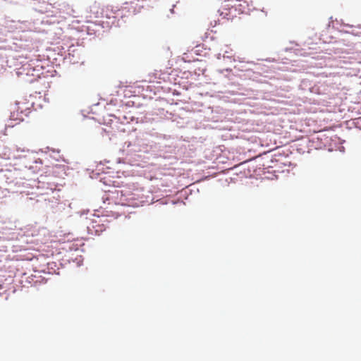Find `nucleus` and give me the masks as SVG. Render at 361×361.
Returning <instances> with one entry per match:
<instances>
[{
	"label": "nucleus",
	"mask_w": 361,
	"mask_h": 361,
	"mask_svg": "<svg viewBox=\"0 0 361 361\" xmlns=\"http://www.w3.org/2000/svg\"><path fill=\"white\" fill-rule=\"evenodd\" d=\"M27 1L33 11L46 15V18L41 21V24L51 25L62 22L63 16L56 3L51 4L49 0H27Z\"/></svg>",
	"instance_id": "f257e3e1"
},
{
	"label": "nucleus",
	"mask_w": 361,
	"mask_h": 361,
	"mask_svg": "<svg viewBox=\"0 0 361 361\" xmlns=\"http://www.w3.org/2000/svg\"><path fill=\"white\" fill-rule=\"evenodd\" d=\"M96 8V5L94 6H90V11L95 15L97 18H106L107 19L111 20V22H104V21H96V23L94 25V27L100 26L102 28L105 27H109L112 25L120 27L121 25L120 23V19H117V18L121 17V14H117V11H114L113 9H111L110 11L109 10V8L106 7V8H101L99 11H94L93 9Z\"/></svg>",
	"instance_id": "f03ea898"
},
{
	"label": "nucleus",
	"mask_w": 361,
	"mask_h": 361,
	"mask_svg": "<svg viewBox=\"0 0 361 361\" xmlns=\"http://www.w3.org/2000/svg\"><path fill=\"white\" fill-rule=\"evenodd\" d=\"M147 0H132L130 2H126L124 6H122L121 10H117V14H121V18L123 20V18L128 15H136L141 11L145 7L144 1Z\"/></svg>",
	"instance_id": "7ed1b4c3"
},
{
	"label": "nucleus",
	"mask_w": 361,
	"mask_h": 361,
	"mask_svg": "<svg viewBox=\"0 0 361 361\" xmlns=\"http://www.w3.org/2000/svg\"><path fill=\"white\" fill-rule=\"evenodd\" d=\"M275 160L276 161H278L277 167L270 169V174L271 176H265L264 178L269 179V180L277 179L278 178L277 173L284 172L285 170L283 169V167H285L286 166L294 167L296 166V164H293L291 162H288V164H287L286 163L280 162L279 159H275Z\"/></svg>",
	"instance_id": "20e7f679"
},
{
	"label": "nucleus",
	"mask_w": 361,
	"mask_h": 361,
	"mask_svg": "<svg viewBox=\"0 0 361 361\" xmlns=\"http://www.w3.org/2000/svg\"><path fill=\"white\" fill-rule=\"evenodd\" d=\"M271 163H275V165H269L267 162H263L262 164H260L259 166H257L255 169V173L257 175H265L267 173L270 174V169L276 168L278 165V161L275 159H271L269 161Z\"/></svg>",
	"instance_id": "39448f33"
},
{
	"label": "nucleus",
	"mask_w": 361,
	"mask_h": 361,
	"mask_svg": "<svg viewBox=\"0 0 361 361\" xmlns=\"http://www.w3.org/2000/svg\"><path fill=\"white\" fill-rule=\"evenodd\" d=\"M42 68V66H40V68L39 66H35L31 74L29 72L26 74L27 76H32L30 79L27 80V82L29 83H33L37 80V78H39L40 74H42V72H40Z\"/></svg>",
	"instance_id": "423d86ee"
},
{
	"label": "nucleus",
	"mask_w": 361,
	"mask_h": 361,
	"mask_svg": "<svg viewBox=\"0 0 361 361\" xmlns=\"http://www.w3.org/2000/svg\"><path fill=\"white\" fill-rule=\"evenodd\" d=\"M104 230L105 228L103 224L94 225V223H92V226H87V232L90 235H99Z\"/></svg>",
	"instance_id": "0eeeda50"
},
{
	"label": "nucleus",
	"mask_w": 361,
	"mask_h": 361,
	"mask_svg": "<svg viewBox=\"0 0 361 361\" xmlns=\"http://www.w3.org/2000/svg\"><path fill=\"white\" fill-rule=\"evenodd\" d=\"M56 267H57V264L56 262H49V263H47V268L42 269L41 271V272L44 273V274H46V273L49 274H55L59 275V272H57L56 270Z\"/></svg>",
	"instance_id": "6e6552de"
},
{
	"label": "nucleus",
	"mask_w": 361,
	"mask_h": 361,
	"mask_svg": "<svg viewBox=\"0 0 361 361\" xmlns=\"http://www.w3.org/2000/svg\"><path fill=\"white\" fill-rule=\"evenodd\" d=\"M113 195V198L119 199L122 200L123 197L125 196V193L123 190L116 189L114 191L111 192Z\"/></svg>",
	"instance_id": "1a4fd4ad"
},
{
	"label": "nucleus",
	"mask_w": 361,
	"mask_h": 361,
	"mask_svg": "<svg viewBox=\"0 0 361 361\" xmlns=\"http://www.w3.org/2000/svg\"><path fill=\"white\" fill-rule=\"evenodd\" d=\"M352 125L361 130V118H356L355 120L353 121L352 122Z\"/></svg>",
	"instance_id": "9d476101"
},
{
	"label": "nucleus",
	"mask_w": 361,
	"mask_h": 361,
	"mask_svg": "<svg viewBox=\"0 0 361 361\" xmlns=\"http://www.w3.org/2000/svg\"><path fill=\"white\" fill-rule=\"evenodd\" d=\"M98 31H99V30H96L95 28L92 27L90 25H89L86 27V32H87V35H96V32Z\"/></svg>",
	"instance_id": "9b49d317"
},
{
	"label": "nucleus",
	"mask_w": 361,
	"mask_h": 361,
	"mask_svg": "<svg viewBox=\"0 0 361 361\" xmlns=\"http://www.w3.org/2000/svg\"><path fill=\"white\" fill-rule=\"evenodd\" d=\"M266 158H264V161L263 162H267L269 164V165H275V163H271L269 161L271 159H276V158H274L272 156L270 157V156L267 154H265Z\"/></svg>",
	"instance_id": "f8f14e48"
},
{
	"label": "nucleus",
	"mask_w": 361,
	"mask_h": 361,
	"mask_svg": "<svg viewBox=\"0 0 361 361\" xmlns=\"http://www.w3.org/2000/svg\"><path fill=\"white\" fill-rule=\"evenodd\" d=\"M331 140L329 137H325L324 142H321L319 147L322 148V147H326L329 142Z\"/></svg>",
	"instance_id": "ddd939ff"
},
{
	"label": "nucleus",
	"mask_w": 361,
	"mask_h": 361,
	"mask_svg": "<svg viewBox=\"0 0 361 361\" xmlns=\"http://www.w3.org/2000/svg\"><path fill=\"white\" fill-rule=\"evenodd\" d=\"M309 82L308 80H303L302 82H301V84H300V87L302 89H304L305 90L307 87V83Z\"/></svg>",
	"instance_id": "4468645a"
},
{
	"label": "nucleus",
	"mask_w": 361,
	"mask_h": 361,
	"mask_svg": "<svg viewBox=\"0 0 361 361\" xmlns=\"http://www.w3.org/2000/svg\"><path fill=\"white\" fill-rule=\"evenodd\" d=\"M132 146V143L130 142H126L123 145V152L125 150V148H129Z\"/></svg>",
	"instance_id": "2eb2a0df"
},
{
	"label": "nucleus",
	"mask_w": 361,
	"mask_h": 361,
	"mask_svg": "<svg viewBox=\"0 0 361 361\" xmlns=\"http://www.w3.org/2000/svg\"><path fill=\"white\" fill-rule=\"evenodd\" d=\"M94 5H96V8L93 9L94 11H99V9H101L102 8L99 6V4H97V2H94V4L92 6H94Z\"/></svg>",
	"instance_id": "dca6fc26"
},
{
	"label": "nucleus",
	"mask_w": 361,
	"mask_h": 361,
	"mask_svg": "<svg viewBox=\"0 0 361 361\" xmlns=\"http://www.w3.org/2000/svg\"><path fill=\"white\" fill-rule=\"evenodd\" d=\"M218 12L219 13V16H221L222 18H227L228 13H224L223 11H220V10H219Z\"/></svg>",
	"instance_id": "f3484780"
},
{
	"label": "nucleus",
	"mask_w": 361,
	"mask_h": 361,
	"mask_svg": "<svg viewBox=\"0 0 361 361\" xmlns=\"http://www.w3.org/2000/svg\"><path fill=\"white\" fill-rule=\"evenodd\" d=\"M17 119H18V118L16 117L15 113L14 112L11 113V116H10V120H17Z\"/></svg>",
	"instance_id": "a211bd4d"
},
{
	"label": "nucleus",
	"mask_w": 361,
	"mask_h": 361,
	"mask_svg": "<svg viewBox=\"0 0 361 361\" xmlns=\"http://www.w3.org/2000/svg\"><path fill=\"white\" fill-rule=\"evenodd\" d=\"M221 54H218L216 55V58H217L218 59H221Z\"/></svg>",
	"instance_id": "6ab92c4d"
},
{
	"label": "nucleus",
	"mask_w": 361,
	"mask_h": 361,
	"mask_svg": "<svg viewBox=\"0 0 361 361\" xmlns=\"http://www.w3.org/2000/svg\"><path fill=\"white\" fill-rule=\"evenodd\" d=\"M42 281L43 283H46V282L47 281V279H44V278H42Z\"/></svg>",
	"instance_id": "aec40b11"
},
{
	"label": "nucleus",
	"mask_w": 361,
	"mask_h": 361,
	"mask_svg": "<svg viewBox=\"0 0 361 361\" xmlns=\"http://www.w3.org/2000/svg\"><path fill=\"white\" fill-rule=\"evenodd\" d=\"M300 153H304L305 152L302 151L301 149H297Z\"/></svg>",
	"instance_id": "412c9836"
},
{
	"label": "nucleus",
	"mask_w": 361,
	"mask_h": 361,
	"mask_svg": "<svg viewBox=\"0 0 361 361\" xmlns=\"http://www.w3.org/2000/svg\"><path fill=\"white\" fill-rule=\"evenodd\" d=\"M328 151H329V152L333 151V148H332L331 147H329V148H328Z\"/></svg>",
	"instance_id": "4be33fe9"
},
{
	"label": "nucleus",
	"mask_w": 361,
	"mask_h": 361,
	"mask_svg": "<svg viewBox=\"0 0 361 361\" xmlns=\"http://www.w3.org/2000/svg\"><path fill=\"white\" fill-rule=\"evenodd\" d=\"M344 149H344V147H341V148L340 149V151H341V152H344Z\"/></svg>",
	"instance_id": "5701e85b"
},
{
	"label": "nucleus",
	"mask_w": 361,
	"mask_h": 361,
	"mask_svg": "<svg viewBox=\"0 0 361 361\" xmlns=\"http://www.w3.org/2000/svg\"><path fill=\"white\" fill-rule=\"evenodd\" d=\"M267 61L271 62L273 61V60H271L269 58L266 59Z\"/></svg>",
	"instance_id": "b1692460"
},
{
	"label": "nucleus",
	"mask_w": 361,
	"mask_h": 361,
	"mask_svg": "<svg viewBox=\"0 0 361 361\" xmlns=\"http://www.w3.org/2000/svg\"><path fill=\"white\" fill-rule=\"evenodd\" d=\"M247 63V64H254V63L252 61H248Z\"/></svg>",
	"instance_id": "393cba45"
},
{
	"label": "nucleus",
	"mask_w": 361,
	"mask_h": 361,
	"mask_svg": "<svg viewBox=\"0 0 361 361\" xmlns=\"http://www.w3.org/2000/svg\"><path fill=\"white\" fill-rule=\"evenodd\" d=\"M121 158H118V163H121Z\"/></svg>",
	"instance_id": "a878e982"
},
{
	"label": "nucleus",
	"mask_w": 361,
	"mask_h": 361,
	"mask_svg": "<svg viewBox=\"0 0 361 361\" xmlns=\"http://www.w3.org/2000/svg\"><path fill=\"white\" fill-rule=\"evenodd\" d=\"M204 37H205V38H207V37H208V35H207V33H205V35H204Z\"/></svg>",
	"instance_id": "bb28decb"
},
{
	"label": "nucleus",
	"mask_w": 361,
	"mask_h": 361,
	"mask_svg": "<svg viewBox=\"0 0 361 361\" xmlns=\"http://www.w3.org/2000/svg\"><path fill=\"white\" fill-rule=\"evenodd\" d=\"M53 152H57V153H59V149H58V150H56V151H55V150H53Z\"/></svg>",
	"instance_id": "cd10ccee"
},
{
	"label": "nucleus",
	"mask_w": 361,
	"mask_h": 361,
	"mask_svg": "<svg viewBox=\"0 0 361 361\" xmlns=\"http://www.w3.org/2000/svg\"><path fill=\"white\" fill-rule=\"evenodd\" d=\"M170 11H171V13H173V8H171Z\"/></svg>",
	"instance_id": "c85d7f7f"
},
{
	"label": "nucleus",
	"mask_w": 361,
	"mask_h": 361,
	"mask_svg": "<svg viewBox=\"0 0 361 361\" xmlns=\"http://www.w3.org/2000/svg\"><path fill=\"white\" fill-rule=\"evenodd\" d=\"M308 89L311 92L312 87H308Z\"/></svg>",
	"instance_id": "c756f323"
},
{
	"label": "nucleus",
	"mask_w": 361,
	"mask_h": 361,
	"mask_svg": "<svg viewBox=\"0 0 361 361\" xmlns=\"http://www.w3.org/2000/svg\"><path fill=\"white\" fill-rule=\"evenodd\" d=\"M224 57H226V55H225V54L224 55ZM226 57H227V58H229V56H226Z\"/></svg>",
	"instance_id": "7c9ffc66"
}]
</instances>
